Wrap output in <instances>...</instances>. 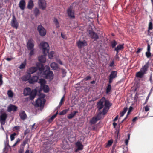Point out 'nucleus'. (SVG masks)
<instances>
[{
  "instance_id": "nucleus-5",
  "label": "nucleus",
  "mask_w": 153,
  "mask_h": 153,
  "mask_svg": "<svg viewBox=\"0 0 153 153\" xmlns=\"http://www.w3.org/2000/svg\"><path fill=\"white\" fill-rule=\"evenodd\" d=\"M41 91L39 90V107L42 110L44 108L46 100L44 99L45 95L43 93H41Z\"/></svg>"
},
{
  "instance_id": "nucleus-43",
  "label": "nucleus",
  "mask_w": 153,
  "mask_h": 153,
  "mask_svg": "<svg viewBox=\"0 0 153 153\" xmlns=\"http://www.w3.org/2000/svg\"><path fill=\"white\" fill-rule=\"evenodd\" d=\"M132 108V107L131 106L129 108V110L127 113V116H126V117L122 120L121 123H123L125 120H126L127 118L128 115L129 114L130 112V108Z\"/></svg>"
},
{
  "instance_id": "nucleus-44",
  "label": "nucleus",
  "mask_w": 153,
  "mask_h": 153,
  "mask_svg": "<svg viewBox=\"0 0 153 153\" xmlns=\"http://www.w3.org/2000/svg\"><path fill=\"white\" fill-rule=\"evenodd\" d=\"M146 55L148 58H149L151 56V54L150 51H147L146 53Z\"/></svg>"
},
{
  "instance_id": "nucleus-12",
  "label": "nucleus",
  "mask_w": 153,
  "mask_h": 153,
  "mask_svg": "<svg viewBox=\"0 0 153 153\" xmlns=\"http://www.w3.org/2000/svg\"><path fill=\"white\" fill-rule=\"evenodd\" d=\"M11 24L12 26L13 27L16 29L18 28V23L14 15L13 16L12 19L11 20Z\"/></svg>"
},
{
  "instance_id": "nucleus-4",
  "label": "nucleus",
  "mask_w": 153,
  "mask_h": 153,
  "mask_svg": "<svg viewBox=\"0 0 153 153\" xmlns=\"http://www.w3.org/2000/svg\"><path fill=\"white\" fill-rule=\"evenodd\" d=\"M149 63H146L141 69L140 71L137 73L136 76L139 78H142L144 75L146 73L149 67Z\"/></svg>"
},
{
  "instance_id": "nucleus-16",
  "label": "nucleus",
  "mask_w": 153,
  "mask_h": 153,
  "mask_svg": "<svg viewBox=\"0 0 153 153\" xmlns=\"http://www.w3.org/2000/svg\"><path fill=\"white\" fill-rule=\"evenodd\" d=\"M124 44H119L114 49V51H116V56H117L119 51L123 49L124 48Z\"/></svg>"
},
{
  "instance_id": "nucleus-19",
  "label": "nucleus",
  "mask_w": 153,
  "mask_h": 153,
  "mask_svg": "<svg viewBox=\"0 0 153 153\" xmlns=\"http://www.w3.org/2000/svg\"><path fill=\"white\" fill-rule=\"evenodd\" d=\"M37 67H32L28 69L27 71V73L30 74V75L31 74H33L36 72L38 69Z\"/></svg>"
},
{
  "instance_id": "nucleus-18",
  "label": "nucleus",
  "mask_w": 153,
  "mask_h": 153,
  "mask_svg": "<svg viewBox=\"0 0 153 153\" xmlns=\"http://www.w3.org/2000/svg\"><path fill=\"white\" fill-rule=\"evenodd\" d=\"M75 145L77 148L75 150V152H76L79 150L83 149V146L80 141H78L76 143Z\"/></svg>"
},
{
  "instance_id": "nucleus-6",
  "label": "nucleus",
  "mask_w": 153,
  "mask_h": 153,
  "mask_svg": "<svg viewBox=\"0 0 153 153\" xmlns=\"http://www.w3.org/2000/svg\"><path fill=\"white\" fill-rule=\"evenodd\" d=\"M40 46L43 54L46 55L49 53L50 48L47 42H42L40 43Z\"/></svg>"
},
{
  "instance_id": "nucleus-47",
  "label": "nucleus",
  "mask_w": 153,
  "mask_h": 153,
  "mask_svg": "<svg viewBox=\"0 0 153 153\" xmlns=\"http://www.w3.org/2000/svg\"><path fill=\"white\" fill-rule=\"evenodd\" d=\"M30 50V52L29 53V55L30 56H31L33 55L34 53V51L33 49H32Z\"/></svg>"
},
{
  "instance_id": "nucleus-32",
  "label": "nucleus",
  "mask_w": 153,
  "mask_h": 153,
  "mask_svg": "<svg viewBox=\"0 0 153 153\" xmlns=\"http://www.w3.org/2000/svg\"><path fill=\"white\" fill-rule=\"evenodd\" d=\"M53 22L55 23L56 27L57 28H58L60 26L58 19L56 18H54L53 20Z\"/></svg>"
},
{
  "instance_id": "nucleus-3",
  "label": "nucleus",
  "mask_w": 153,
  "mask_h": 153,
  "mask_svg": "<svg viewBox=\"0 0 153 153\" xmlns=\"http://www.w3.org/2000/svg\"><path fill=\"white\" fill-rule=\"evenodd\" d=\"M39 83L40 84V88L39 90L43 91L44 92L47 93L49 91V88L48 85H46V81L43 79H39Z\"/></svg>"
},
{
  "instance_id": "nucleus-27",
  "label": "nucleus",
  "mask_w": 153,
  "mask_h": 153,
  "mask_svg": "<svg viewBox=\"0 0 153 153\" xmlns=\"http://www.w3.org/2000/svg\"><path fill=\"white\" fill-rule=\"evenodd\" d=\"M100 120V118H98L97 116L94 117L90 120V122L91 124H95L98 120Z\"/></svg>"
},
{
  "instance_id": "nucleus-61",
  "label": "nucleus",
  "mask_w": 153,
  "mask_h": 153,
  "mask_svg": "<svg viewBox=\"0 0 153 153\" xmlns=\"http://www.w3.org/2000/svg\"><path fill=\"white\" fill-rule=\"evenodd\" d=\"M128 139H126L125 141V143L126 145H127L128 143Z\"/></svg>"
},
{
  "instance_id": "nucleus-53",
  "label": "nucleus",
  "mask_w": 153,
  "mask_h": 153,
  "mask_svg": "<svg viewBox=\"0 0 153 153\" xmlns=\"http://www.w3.org/2000/svg\"><path fill=\"white\" fill-rule=\"evenodd\" d=\"M102 114V111H100L99 112V113H98V114H97V116L99 118H100L101 115Z\"/></svg>"
},
{
  "instance_id": "nucleus-45",
  "label": "nucleus",
  "mask_w": 153,
  "mask_h": 153,
  "mask_svg": "<svg viewBox=\"0 0 153 153\" xmlns=\"http://www.w3.org/2000/svg\"><path fill=\"white\" fill-rule=\"evenodd\" d=\"M16 134L15 133H14L13 134L10 135V138L11 141L13 140L14 139V137L16 135Z\"/></svg>"
},
{
  "instance_id": "nucleus-62",
  "label": "nucleus",
  "mask_w": 153,
  "mask_h": 153,
  "mask_svg": "<svg viewBox=\"0 0 153 153\" xmlns=\"http://www.w3.org/2000/svg\"><path fill=\"white\" fill-rule=\"evenodd\" d=\"M14 128L16 130H19L20 128V127L19 126H16L14 127Z\"/></svg>"
},
{
  "instance_id": "nucleus-63",
  "label": "nucleus",
  "mask_w": 153,
  "mask_h": 153,
  "mask_svg": "<svg viewBox=\"0 0 153 153\" xmlns=\"http://www.w3.org/2000/svg\"><path fill=\"white\" fill-rule=\"evenodd\" d=\"M118 115H117L116 117H115L114 119V120L113 121H117V120L118 119Z\"/></svg>"
},
{
  "instance_id": "nucleus-55",
  "label": "nucleus",
  "mask_w": 153,
  "mask_h": 153,
  "mask_svg": "<svg viewBox=\"0 0 153 153\" xmlns=\"http://www.w3.org/2000/svg\"><path fill=\"white\" fill-rule=\"evenodd\" d=\"M61 36L64 39H67V37L65 36V35L63 34L62 33L61 34Z\"/></svg>"
},
{
  "instance_id": "nucleus-7",
  "label": "nucleus",
  "mask_w": 153,
  "mask_h": 153,
  "mask_svg": "<svg viewBox=\"0 0 153 153\" xmlns=\"http://www.w3.org/2000/svg\"><path fill=\"white\" fill-rule=\"evenodd\" d=\"M76 45L78 47L79 49H81L82 48L88 45V43L87 41L83 40H79L76 41Z\"/></svg>"
},
{
  "instance_id": "nucleus-42",
  "label": "nucleus",
  "mask_w": 153,
  "mask_h": 153,
  "mask_svg": "<svg viewBox=\"0 0 153 153\" xmlns=\"http://www.w3.org/2000/svg\"><path fill=\"white\" fill-rule=\"evenodd\" d=\"M153 29L152 23L151 21H150L149 24L148 29L149 30H152Z\"/></svg>"
},
{
  "instance_id": "nucleus-54",
  "label": "nucleus",
  "mask_w": 153,
  "mask_h": 153,
  "mask_svg": "<svg viewBox=\"0 0 153 153\" xmlns=\"http://www.w3.org/2000/svg\"><path fill=\"white\" fill-rule=\"evenodd\" d=\"M145 110L147 112L149 110V108L148 106H146L145 108Z\"/></svg>"
},
{
  "instance_id": "nucleus-25",
  "label": "nucleus",
  "mask_w": 153,
  "mask_h": 153,
  "mask_svg": "<svg viewBox=\"0 0 153 153\" xmlns=\"http://www.w3.org/2000/svg\"><path fill=\"white\" fill-rule=\"evenodd\" d=\"M38 79V76H32L29 80V82L30 83H33L37 82Z\"/></svg>"
},
{
  "instance_id": "nucleus-49",
  "label": "nucleus",
  "mask_w": 153,
  "mask_h": 153,
  "mask_svg": "<svg viewBox=\"0 0 153 153\" xmlns=\"http://www.w3.org/2000/svg\"><path fill=\"white\" fill-rule=\"evenodd\" d=\"M91 78V77L90 76H88L85 78L84 79L85 81H87L88 80L90 79Z\"/></svg>"
},
{
  "instance_id": "nucleus-29",
  "label": "nucleus",
  "mask_w": 153,
  "mask_h": 153,
  "mask_svg": "<svg viewBox=\"0 0 153 153\" xmlns=\"http://www.w3.org/2000/svg\"><path fill=\"white\" fill-rule=\"evenodd\" d=\"M104 106L105 107L109 108L111 106V104L109 101L108 100H106L105 99L104 100Z\"/></svg>"
},
{
  "instance_id": "nucleus-10",
  "label": "nucleus",
  "mask_w": 153,
  "mask_h": 153,
  "mask_svg": "<svg viewBox=\"0 0 153 153\" xmlns=\"http://www.w3.org/2000/svg\"><path fill=\"white\" fill-rule=\"evenodd\" d=\"M105 100V97H103L97 102V108H98V111H100L103 107V103Z\"/></svg>"
},
{
  "instance_id": "nucleus-59",
  "label": "nucleus",
  "mask_w": 153,
  "mask_h": 153,
  "mask_svg": "<svg viewBox=\"0 0 153 153\" xmlns=\"http://www.w3.org/2000/svg\"><path fill=\"white\" fill-rule=\"evenodd\" d=\"M29 130L28 129L26 130L24 132V135H26L27 134L29 133Z\"/></svg>"
},
{
  "instance_id": "nucleus-17",
  "label": "nucleus",
  "mask_w": 153,
  "mask_h": 153,
  "mask_svg": "<svg viewBox=\"0 0 153 153\" xmlns=\"http://www.w3.org/2000/svg\"><path fill=\"white\" fill-rule=\"evenodd\" d=\"M17 106L11 104L7 107V111L9 112H10L11 111L15 112L17 110Z\"/></svg>"
},
{
  "instance_id": "nucleus-58",
  "label": "nucleus",
  "mask_w": 153,
  "mask_h": 153,
  "mask_svg": "<svg viewBox=\"0 0 153 153\" xmlns=\"http://www.w3.org/2000/svg\"><path fill=\"white\" fill-rule=\"evenodd\" d=\"M20 140L19 139H18L17 141L16 142V143H15V144L13 145V146H16V144L19 143V142H20Z\"/></svg>"
},
{
  "instance_id": "nucleus-26",
  "label": "nucleus",
  "mask_w": 153,
  "mask_h": 153,
  "mask_svg": "<svg viewBox=\"0 0 153 153\" xmlns=\"http://www.w3.org/2000/svg\"><path fill=\"white\" fill-rule=\"evenodd\" d=\"M30 77V74L27 73V74H26L22 77L21 79L23 81H26L29 80Z\"/></svg>"
},
{
  "instance_id": "nucleus-36",
  "label": "nucleus",
  "mask_w": 153,
  "mask_h": 153,
  "mask_svg": "<svg viewBox=\"0 0 153 153\" xmlns=\"http://www.w3.org/2000/svg\"><path fill=\"white\" fill-rule=\"evenodd\" d=\"M128 108L127 107H125L123 109V111L120 113V117H123L126 112Z\"/></svg>"
},
{
  "instance_id": "nucleus-33",
  "label": "nucleus",
  "mask_w": 153,
  "mask_h": 153,
  "mask_svg": "<svg viewBox=\"0 0 153 153\" xmlns=\"http://www.w3.org/2000/svg\"><path fill=\"white\" fill-rule=\"evenodd\" d=\"M58 112H57L55 114L52 116V117L48 120V122L51 123L52 120L56 117L58 114Z\"/></svg>"
},
{
  "instance_id": "nucleus-8",
  "label": "nucleus",
  "mask_w": 153,
  "mask_h": 153,
  "mask_svg": "<svg viewBox=\"0 0 153 153\" xmlns=\"http://www.w3.org/2000/svg\"><path fill=\"white\" fill-rule=\"evenodd\" d=\"M117 71H111L108 78V82L109 84L111 83L114 79L117 77Z\"/></svg>"
},
{
  "instance_id": "nucleus-56",
  "label": "nucleus",
  "mask_w": 153,
  "mask_h": 153,
  "mask_svg": "<svg viewBox=\"0 0 153 153\" xmlns=\"http://www.w3.org/2000/svg\"><path fill=\"white\" fill-rule=\"evenodd\" d=\"M27 142V140H26L23 141L22 145L23 146L25 145Z\"/></svg>"
},
{
  "instance_id": "nucleus-2",
  "label": "nucleus",
  "mask_w": 153,
  "mask_h": 153,
  "mask_svg": "<svg viewBox=\"0 0 153 153\" xmlns=\"http://www.w3.org/2000/svg\"><path fill=\"white\" fill-rule=\"evenodd\" d=\"M37 93V91L36 89L33 90L31 91L29 88H26L24 90V95L27 96L30 95V99L32 100L35 98Z\"/></svg>"
},
{
  "instance_id": "nucleus-14",
  "label": "nucleus",
  "mask_w": 153,
  "mask_h": 153,
  "mask_svg": "<svg viewBox=\"0 0 153 153\" xmlns=\"http://www.w3.org/2000/svg\"><path fill=\"white\" fill-rule=\"evenodd\" d=\"M7 114L6 113H3L0 116V121L1 125L5 124L7 118Z\"/></svg>"
},
{
  "instance_id": "nucleus-23",
  "label": "nucleus",
  "mask_w": 153,
  "mask_h": 153,
  "mask_svg": "<svg viewBox=\"0 0 153 153\" xmlns=\"http://www.w3.org/2000/svg\"><path fill=\"white\" fill-rule=\"evenodd\" d=\"M19 115L20 117V118L24 120L27 118V116L25 112L23 111H21L19 113Z\"/></svg>"
},
{
  "instance_id": "nucleus-22",
  "label": "nucleus",
  "mask_w": 153,
  "mask_h": 153,
  "mask_svg": "<svg viewBox=\"0 0 153 153\" xmlns=\"http://www.w3.org/2000/svg\"><path fill=\"white\" fill-rule=\"evenodd\" d=\"M43 55H42L39 56V62L42 63H44L46 62V56L47 54L45 55L43 54Z\"/></svg>"
},
{
  "instance_id": "nucleus-39",
  "label": "nucleus",
  "mask_w": 153,
  "mask_h": 153,
  "mask_svg": "<svg viewBox=\"0 0 153 153\" xmlns=\"http://www.w3.org/2000/svg\"><path fill=\"white\" fill-rule=\"evenodd\" d=\"M68 111V109H65L62 110L59 113L60 115H63L65 114Z\"/></svg>"
},
{
  "instance_id": "nucleus-21",
  "label": "nucleus",
  "mask_w": 153,
  "mask_h": 153,
  "mask_svg": "<svg viewBox=\"0 0 153 153\" xmlns=\"http://www.w3.org/2000/svg\"><path fill=\"white\" fill-rule=\"evenodd\" d=\"M25 2L24 0H21L19 2V5L20 9L24 10L25 7Z\"/></svg>"
},
{
  "instance_id": "nucleus-41",
  "label": "nucleus",
  "mask_w": 153,
  "mask_h": 153,
  "mask_svg": "<svg viewBox=\"0 0 153 153\" xmlns=\"http://www.w3.org/2000/svg\"><path fill=\"white\" fill-rule=\"evenodd\" d=\"M7 94L10 97H13V94L11 90H9L8 91Z\"/></svg>"
},
{
  "instance_id": "nucleus-13",
  "label": "nucleus",
  "mask_w": 153,
  "mask_h": 153,
  "mask_svg": "<svg viewBox=\"0 0 153 153\" xmlns=\"http://www.w3.org/2000/svg\"><path fill=\"white\" fill-rule=\"evenodd\" d=\"M89 36L94 40H96L99 38V36L97 33L93 30H89Z\"/></svg>"
},
{
  "instance_id": "nucleus-60",
  "label": "nucleus",
  "mask_w": 153,
  "mask_h": 153,
  "mask_svg": "<svg viewBox=\"0 0 153 153\" xmlns=\"http://www.w3.org/2000/svg\"><path fill=\"white\" fill-rule=\"evenodd\" d=\"M150 51V46L149 44L147 46V51Z\"/></svg>"
},
{
  "instance_id": "nucleus-50",
  "label": "nucleus",
  "mask_w": 153,
  "mask_h": 153,
  "mask_svg": "<svg viewBox=\"0 0 153 153\" xmlns=\"http://www.w3.org/2000/svg\"><path fill=\"white\" fill-rule=\"evenodd\" d=\"M114 61L113 60L110 62V63L109 64V66L110 67H114Z\"/></svg>"
},
{
  "instance_id": "nucleus-28",
  "label": "nucleus",
  "mask_w": 153,
  "mask_h": 153,
  "mask_svg": "<svg viewBox=\"0 0 153 153\" xmlns=\"http://www.w3.org/2000/svg\"><path fill=\"white\" fill-rule=\"evenodd\" d=\"M77 111H74L73 113L69 114L67 116V118L69 119H71L73 118L76 113H77Z\"/></svg>"
},
{
  "instance_id": "nucleus-35",
  "label": "nucleus",
  "mask_w": 153,
  "mask_h": 153,
  "mask_svg": "<svg viewBox=\"0 0 153 153\" xmlns=\"http://www.w3.org/2000/svg\"><path fill=\"white\" fill-rule=\"evenodd\" d=\"M48 53L49 58L52 59L54 56L55 53L53 51H51Z\"/></svg>"
},
{
  "instance_id": "nucleus-64",
  "label": "nucleus",
  "mask_w": 153,
  "mask_h": 153,
  "mask_svg": "<svg viewBox=\"0 0 153 153\" xmlns=\"http://www.w3.org/2000/svg\"><path fill=\"white\" fill-rule=\"evenodd\" d=\"M23 149H21L19 151V153H23Z\"/></svg>"
},
{
  "instance_id": "nucleus-9",
  "label": "nucleus",
  "mask_w": 153,
  "mask_h": 153,
  "mask_svg": "<svg viewBox=\"0 0 153 153\" xmlns=\"http://www.w3.org/2000/svg\"><path fill=\"white\" fill-rule=\"evenodd\" d=\"M67 13L70 18L74 19L75 18L74 11L72 9L71 6L68 8Z\"/></svg>"
},
{
  "instance_id": "nucleus-48",
  "label": "nucleus",
  "mask_w": 153,
  "mask_h": 153,
  "mask_svg": "<svg viewBox=\"0 0 153 153\" xmlns=\"http://www.w3.org/2000/svg\"><path fill=\"white\" fill-rule=\"evenodd\" d=\"M34 105L35 107H38V98L37 99Z\"/></svg>"
},
{
  "instance_id": "nucleus-37",
  "label": "nucleus",
  "mask_w": 153,
  "mask_h": 153,
  "mask_svg": "<svg viewBox=\"0 0 153 153\" xmlns=\"http://www.w3.org/2000/svg\"><path fill=\"white\" fill-rule=\"evenodd\" d=\"M26 65V61H25L23 63L21 64L19 68V69H23L25 68Z\"/></svg>"
},
{
  "instance_id": "nucleus-20",
  "label": "nucleus",
  "mask_w": 153,
  "mask_h": 153,
  "mask_svg": "<svg viewBox=\"0 0 153 153\" xmlns=\"http://www.w3.org/2000/svg\"><path fill=\"white\" fill-rule=\"evenodd\" d=\"M34 46L33 40L30 39L27 42V48L28 50H31L33 49Z\"/></svg>"
},
{
  "instance_id": "nucleus-51",
  "label": "nucleus",
  "mask_w": 153,
  "mask_h": 153,
  "mask_svg": "<svg viewBox=\"0 0 153 153\" xmlns=\"http://www.w3.org/2000/svg\"><path fill=\"white\" fill-rule=\"evenodd\" d=\"M34 13L36 16H37L38 15V9L37 8L35 9Z\"/></svg>"
},
{
  "instance_id": "nucleus-46",
  "label": "nucleus",
  "mask_w": 153,
  "mask_h": 153,
  "mask_svg": "<svg viewBox=\"0 0 153 153\" xmlns=\"http://www.w3.org/2000/svg\"><path fill=\"white\" fill-rule=\"evenodd\" d=\"M64 96H63L61 99V100H60V101L59 102V107H60V106L62 104H63V103H62V102H63V101L64 100Z\"/></svg>"
},
{
  "instance_id": "nucleus-24",
  "label": "nucleus",
  "mask_w": 153,
  "mask_h": 153,
  "mask_svg": "<svg viewBox=\"0 0 153 153\" xmlns=\"http://www.w3.org/2000/svg\"><path fill=\"white\" fill-rule=\"evenodd\" d=\"M50 66L54 70H58L59 69V65L55 62H52L51 63Z\"/></svg>"
},
{
  "instance_id": "nucleus-31",
  "label": "nucleus",
  "mask_w": 153,
  "mask_h": 153,
  "mask_svg": "<svg viewBox=\"0 0 153 153\" xmlns=\"http://www.w3.org/2000/svg\"><path fill=\"white\" fill-rule=\"evenodd\" d=\"M111 85L110 84H108L107 86L106 87V93L107 94L110 92L111 91Z\"/></svg>"
},
{
  "instance_id": "nucleus-40",
  "label": "nucleus",
  "mask_w": 153,
  "mask_h": 153,
  "mask_svg": "<svg viewBox=\"0 0 153 153\" xmlns=\"http://www.w3.org/2000/svg\"><path fill=\"white\" fill-rule=\"evenodd\" d=\"M113 143V140H110L108 141L107 144L106 146V147H107L108 146H111Z\"/></svg>"
},
{
  "instance_id": "nucleus-15",
  "label": "nucleus",
  "mask_w": 153,
  "mask_h": 153,
  "mask_svg": "<svg viewBox=\"0 0 153 153\" xmlns=\"http://www.w3.org/2000/svg\"><path fill=\"white\" fill-rule=\"evenodd\" d=\"M46 7V3L45 0H39V8L44 10Z\"/></svg>"
},
{
  "instance_id": "nucleus-30",
  "label": "nucleus",
  "mask_w": 153,
  "mask_h": 153,
  "mask_svg": "<svg viewBox=\"0 0 153 153\" xmlns=\"http://www.w3.org/2000/svg\"><path fill=\"white\" fill-rule=\"evenodd\" d=\"M33 1L32 0L29 1L27 7L29 9H31L33 7Z\"/></svg>"
},
{
  "instance_id": "nucleus-34",
  "label": "nucleus",
  "mask_w": 153,
  "mask_h": 153,
  "mask_svg": "<svg viewBox=\"0 0 153 153\" xmlns=\"http://www.w3.org/2000/svg\"><path fill=\"white\" fill-rule=\"evenodd\" d=\"M117 43L115 40H114L111 42V45L112 48H115Z\"/></svg>"
},
{
  "instance_id": "nucleus-57",
  "label": "nucleus",
  "mask_w": 153,
  "mask_h": 153,
  "mask_svg": "<svg viewBox=\"0 0 153 153\" xmlns=\"http://www.w3.org/2000/svg\"><path fill=\"white\" fill-rule=\"evenodd\" d=\"M2 75L1 74L0 75V85H1L2 83Z\"/></svg>"
},
{
  "instance_id": "nucleus-1",
  "label": "nucleus",
  "mask_w": 153,
  "mask_h": 153,
  "mask_svg": "<svg viewBox=\"0 0 153 153\" xmlns=\"http://www.w3.org/2000/svg\"><path fill=\"white\" fill-rule=\"evenodd\" d=\"M50 69L49 66L46 65L44 67L43 64L39 63V73L40 71H43L42 73V76L46 79L52 80L53 78L54 74Z\"/></svg>"
},
{
  "instance_id": "nucleus-11",
  "label": "nucleus",
  "mask_w": 153,
  "mask_h": 153,
  "mask_svg": "<svg viewBox=\"0 0 153 153\" xmlns=\"http://www.w3.org/2000/svg\"><path fill=\"white\" fill-rule=\"evenodd\" d=\"M46 30L41 25H39V34L41 36L43 37L46 34Z\"/></svg>"
},
{
  "instance_id": "nucleus-38",
  "label": "nucleus",
  "mask_w": 153,
  "mask_h": 153,
  "mask_svg": "<svg viewBox=\"0 0 153 153\" xmlns=\"http://www.w3.org/2000/svg\"><path fill=\"white\" fill-rule=\"evenodd\" d=\"M109 109V108H108L105 107L102 110V114L104 115L105 114Z\"/></svg>"
},
{
  "instance_id": "nucleus-52",
  "label": "nucleus",
  "mask_w": 153,
  "mask_h": 153,
  "mask_svg": "<svg viewBox=\"0 0 153 153\" xmlns=\"http://www.w3.org/2000/svg\"><path fill=\"white\" fill-rule=\"evenodd\" d=\"M102 114V111H100L99 112V113H98V114H97V116L99 118H100L101 115Z\"/></svg>"
}]
</instances>
